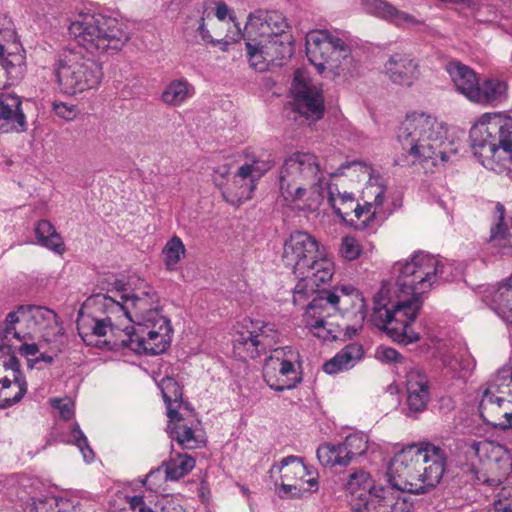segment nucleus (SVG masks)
Instances as JSON below:
<instances>
[{
    "instance_id": "1",
    "label": "nucleus",
    "mask_w": 512,
    "mask_h": 512,
    "mask_svg": "<svg viewBox=\"0 0 512 512\" xmlns=\"http://www.w3.org/2000/svg\"><path fill=\"white\" fill-rule=\"evenodd\" d=\"M369 175V168L360 161L341 164L335 171L323 168L318 157L312 153L297 152L283 163L279 173L280 195L288 206L308 209L318 208L324 199L327 186V201L333 211L346 223L358 230H375L383 219L382 205L385 187L370 180L363 195L365 204L357 203L353 193L341 190L345 179L360 182Z\"/></svg>"
},
{
    "instance_id": "2",
    "label": "nucleus",
    "mask_w": 512,
    "mask_h": 512,
    "mask_svg": "<svg viewBox=\"0 0 512 512\" xmlns=\"http://www.w3.org/2000/svg\"><path fill=\"white\" fill-rule=\"evenodd\" d=\"M443 269L437 257L424 252L415 253L409 261L397 262V300H391L388 287H381L374 296L372 322L394 341L405 345L418 341L420 336L411 323L422 307L421 295L438 281Z\"/></svg>"
},
{
    "instance_id": "3",
    "label": "nucleus",
    "mask_w": 512,
    "mask_h": 512,
    "mask_svg": "<svg viewBox=\"0 0 512 512\" xmlns=\"http://www.w3.org/2000/svg\"><path fill=\"white\" fill-rule=\"evenodd\" d=\"M112 295L97 294L92 301L106 307L110 314H120L132 327L125 326L117 345L127 346L137 354L158 355L164 353L171 343L170 320L161 314L160 298L151 287L139 293L128 292L120 281L115 282Z\"/></svg>"
},
{
    "instance_id": "4",
    "label": "nucleus",
    "mask_w": 512,
    "mask_h": 512,
    "mask_svg": "<svg viewBox=\"0 0 512 512\" xmlns=\"http://www.w3.org/2000/svg\"><path fill=\"white\" fill-rule=\"evenodd\" d=\"M447 451L423 442L403 448L391 460L388 482L399 490L423 494L435 488L447 469Z\"/></svg>"
},
{
    "instance_id": "5",
    "label": "nucleus",
    "mask_w": 512,
    "mask_h": 512,
    "mask_svg": "<svg viewBox=\"0 0 512 512\" xmlns=\"http://www.w3.org/2000/svg\"><path fill=\"white\" fill-rule=\"evenodd\" d=\"M286 17L278 11L256 10L248 16L242 38L245 39L250 66L260 72L270 63L290 58L293 37Z\"/></svg>"
},
{
    "instance_id": "6",
    "label": "nucleus",
    "mask_w": 512,
    "mask_h": 512,
    "mask_svg": "<svg viewBox=\"0 0 512 512\" xmlns=\"http://www.w3.org/2000/svg\"><path fill=\"white\" fill-rule=\"evenodd\" d=\"M282 259L299 279L293 290V303L301 304L317 290L328 284L334 274L333 262L319 252L318 242L310 234L296 231L283 246Z\"/></svg>"
},
{
    "instance_id": "7",
    "label": "nucleus",
    "mask_w": 512,
    "mask_h": 512,
    "mask_svg": "<svg viewBox=\"0 0 512 512\" xmlns=\"http://www.w3.org/2000/svg\"><path fill=\"white\" fill-rule=\"evenodd\" d=\"M398 141L413 162H431L433 166L444 165L449 153L454 152L447 141L444 123L430 113L414 111L406 115L398 131Z\"/></svg>"
},
{
    "instance_id": "8",
    "label": "nucleus",
    "mask_w": 512,
    "mask_h": 512,
    "mask_svg": "<svg viewBox=\"0 0 512 512\" xmlns=\"http://www.w3.org/2000/svg\"><path fill=\"white\" fill-rule=\"evenodd\" d=\"M68 30L77 44L93 56L114 54L130 40L124 23L103 14L81 13Z\"/></svg>"
},
{
    "instance_id": "9",
    "label": "nucleus",
    "mask_w": 512,
    "mask_h": 512,
    "mask_svg": "<svg viewBox=\"0 0 512 512\" xmlns=\"http://www.w3.org/2000/svg\"><path fill=\"white\" fill-rule=\"evenodd\" d=\"M474 155L506 166L512 164V118L500 113H485L469 132Z\"/></svg>"
},
{
    "instance_id": "10",
    "label": "nucleus",
    "mask_w": 512,
    "mask_h": 512,
    "mask_svg": "<svg viewBox=\"0 0 512 512\" xmlns=\"http://www.w3.org/2000/svg\"><path fill=\"white\" fill-rule=\"evenodd\" d=\"M306 55L320 74L345 77L354 72L349 46L328 30H311L306 34Z\"/></svg>"
},
{
    "instance_id": "11",
    "label": "nucleus",
    "mask_w": 512,
    "mask_h": 512,
    "mask_svg": "<svg viewBox=\"0 0 512 512\" xmlns=\"http://www.w3.org/2000/svg\"><path fill=\"white\" fill-rule=\"evenodd\" d=\"M54 75L59 91L69 96L96 90L103 79L102 65L74 50L59 56Z\"/></svg>"
},
{
    "instance_id": "12",
    "label": "nucleus",
    "mask_w": 512,
    "mask_h": 512,
    "mask_svg": "<svg viewBox=\"0 0 512 512\" xmlns=\"http://www.w3.org/2000/svg\"><path fill=\"white\" fill-rule=\"evenodd\" d=\"M512 363L499 368L481 386L479 412L489 425L501 429L512 428V401L506 398L511 394Z\"/></svg>"
},
{
    "instance_id": "13",
    "label": "nucleus",
    "mask_w": 512,
    "mask_h": 512,
    "mask_svg": "<svg viewBox=\"0 0 512 512\" xmlns=\"http://www.w3.org/2000/svg\"><path fill=\"white\" fill-rule=\"evenodd\" d=\"M321 286L307 297L316 294L305 309L303 322L315 337L323 341H333L338 338L341 325L338 322L337 308L332 303L330 290L321 289Z\"/></svg>"
},
{
    "instance_id": "14",
    "label": "nucleus",
    "mask_w": 512,
    "mask_h": 512,
    "mask_svg": "<svg viewBox=\"0 0 512 512\" xmlns=\"http://www.w3.org/2000/svg\"><path fill=\"white\" fill-rule=\"evenodd\" d=\"M274 470L281 473V482H275V491L280 498H302L318 490L316 478H307L311 473L301 457L287 456L274 464L270 473Z\"/></svg>"
},
{
    "instance_id": "15",
    "label": "nucleus",
    "mask_w": 512,
    "mask_h": 512,
    "mask_svg": "<svg viewBox=\"0 0 512 512\" xmlns=\"http://www.w3.org/2000/svg\"><path fill=\"white\" fill-rule=\"evenodd\" d=\"M248 161L241 165L232 178L227 179L221 190L224 200L238 206L251 199L256 180L272 166L270 160L261 161L254 155L246 154Z\"/></svg>"
},
{
    "instance_id": "16",
    "label": "nucleus",
    "mask_w": 512,
    "mask_h": 512,
    "mask_svg": "<svg viewBox=\"0 0 512 512\" xmlns=\"http://www.w3.org/2000/svg\"><path fill=\"white\" fill-rule=\"evenodd\" d=\"M298 358V353L292 347L273 349L264 365V379L267 385L278 392L296 387L302 380L294 366Z\"/></svg>"
},
{
    "instance_id": "17",
    "label": "nucleus",
    "mask_w": 512,
    "mask_h": 512,
    "mask_svg": "<svg viewBox=\"0 0 512 512\" xmlns=\"http://www.w3.org/2000/svg\"><path fill=\"white\" fill-rule=\"evenodd\" d=\"M330 296L337 308L338 318H347L352 322L346 326L347 335H355L366 318V302L362 293L352 285H342L330 290Z\"/></svg>"
},
{
    "instance_id": "18",
    "label": "nucleus",
    "mask_w": 512,
    "mask_h": 512,
    "mask_svg": "<svg viewBox=\"0 0 512 512\" xmlns=\"http://www.w3.org/2000/svg\"><path fill=\"white\" fill-rule=\"evenodd\" d=\"M369 448V438L362 432L348 435L337 445L325 443L317 449V458L325 467L347 466L364 455Z\"/></svg>"
},
{
    "instance_id": "19",
    "label": "nucleus",
    "mask_w": 512,
    "mask_h": 512,
    "mask_svg": "<svg viewBox=\"0 0 512 512\" xmlns=\"http://www.w3.org/2000/svg\"><path fill=\"white\" fill-rule=\"evenodd\" d=\"M294 111L309 124L321 119L324 114V98L321 90L306 80L303 73L296 71L291 86Z\"/></svg>"
},
{
    "instance_id": "20",
    "label": "nucleus",
    "mask_w": 512,
    "mask_h": 512,
    "mask_svg": "<svg viewBox=\"0 0 512 512\" xmlns=\"http://www.w3.org/2000/svg\"><path fill=\"white\" fill-rule=\"evenodd\" d=\"M18 312L26 323L27 331H31L34 337L38 333L47 343L58 342L63 338L64 331L54 311L42 306L19 305Z\"/></svg>"
},
{
    "instance_id": "21",
    "label": "nucleus",
    "mask_w": 512,
    "mask_h": 512,
    "mask_svg": "<svg viewBox=\"0 0 512 512\" xmlns=\"http://www.w3.org/2000/svg\"><path fill=\"white\" fill-rule=\"evenodd\" d=\"M235 341L244 347L252 348L250 356L258 357L268 350L273 352L274 346L279 341V332L274 324L260 320H248L243 325V330L238 332Z\"/></svg>"
},
{
    "instance_id": "22",
    "label": "nucleus",
    "mask_w": 512,
    "mask_h": 512,
    "mask_svg": "<svg viewBox=\"0 0 512 512\" xmlns=\"http://www.w3.org/2000/svg\"><path fill=\"white\" fill-rule=\"evenodd\" d=\"M392 484L379 485L373 492L371 500H366L360 504H353V512H412L413 503L407 499Z\"/></svg>"
},
{
    "instance_id": "23",
    "label": "nucleus",
    "mask_w": 512,
    "mask_h": 512,
    "mask_svg": "<svg viewBox=\"0 0 512 512\" xmlns=\"http://www.w3.org/2000/svg\"><path fill=\"white\" fill-rule=\"evenodd\" d=\"M405 378L406 414L414 417L426 410L431 397V383L419 368H411Z\"/></svg>"
},
{
    "instance_id": "24",
    "label": "nucleus",
    "mask_w": 512,
    "mask_h": 512,
    "mask_svg": "<svg viewBox=\"0 0 512 512\" xmlns=\"http://www.w3.org/2000/svg\"><path fill=\"white\" fill-rule=\"evenodd\" d=\"M26 130L21 98L15 93L0 92V133H23Z\"/></svg>"
},
{
    "instance_id": "25",
    "label": "nucleus",
    "mask_w": 512,
    "mask_h": 512,
    "mask_svg": "<svg viewBox=\"0 0 512 512\" xmlns=\"http://www.w3.org/2000/svg\"><path fill=\"white\" fill-rule=\"evenodd\" d=\"M385 76L394 84L410 87L420 75L418 62L408 53L391 54L384 63Z\"/></svg>"
},
{
    "instance_id": "26",
    "label": "nucleus",
    "mask_w": 512,
    "mask_h": 512,
    "mask_svg": "<svg viewBox=\"0 0 512 512\" xmlns=\"http://www.w3.org/2000/svg\"><path fill=\"white\" fill-rule=\"evenodd\" d=\"M104 313H106V317L104 319H95L90 318L89 316H84L81 312L79 313V317L77 319V329L78 333L83 339V341L87 342L86 337L89 335L95 336H105L107 334V330L110 329L112 334L116 337V339L112 343V348L124 347L123 345H117L116 342H120L122 338L121 329L118 326L117 320L122 318L120 314H110L107 312L106 307H103Z\"/></svg>"
},
{
    "instance_id": "27",
    "label": "nucleus",
    "mask_w": 512,
    "mask_h": 512,
    "mask_svg": "<svg viewBox=\"0 0 512 512\" xmlns=\"http://www.w3.org/2000/svg\"><path fill=\"white\" fill-rule=\"evenodd\" d=\"M365 10L378 18L387 20L398 27H410L419 24L411 14L398 10L385 0H364Z\"/></svg>"
},
{
    "instance_id": "28",
    "label": "nucleus",
    "mask_w": 512,
    "mask_h": 512,
    "mask_svg": "<svg viewBox=\"0 0 512 512\" xmlns=\"http://www.w3.org/2000/svg\"><path fill=\"white\" fill-rule=\"evenodd\" d=\"M508 98V85L496 78H488L477 83L470 99L471 102L481 105L496 106Z\"/></svg>"
},
{
    "instance_id": "29",
    "label": "nucleus",
    "mask_w": 512,
    "mask_h": 512,
    "mask_svg": "<svg viewBox=\"0 0 512 512\" xmlns=\"http://www.w3.org/2000/svg\"><path fill=\"white\" fill-rule=\"evenodd\" d=\"M446 71L450 75L457 91L470 100L479 81L475 71L459 61L449 62L446 66Z\"/></svg>"
},
{
    "instance_id": "30",
    "label": "nucleus",
    "mask_w": 512,
    "mask_h": 512,
    "mask_svg": "<svg viewBox=\"0 0 512 512\" xmlns=\"http://www.w3.org/2000/svg\"><path fill=\"white\" fill-rule=\"evenodd\" d=\"M22 321V316L16 310L9 312L0 328V350L6 353H11L14 347L12 340L15 339L18 342L20 340H34V336L31 331L21 332L16 329V324Z\"/></svg>"
},
{
    "instance_id": "31",
    "label": "nucleus",
    "mask_w": 512,
    "mask_h": 512,
    "mask_svg": "<svg viewBox=\"0 0 512 512\" xmlns=\"http://www.w3.org/2000/svg\"><path fill=\"white\" fill-rule=\"evenodd\" d=\"M363 347L351 343L341 349L333 358L325 362L323 369L327 374H337L354 367L363 356Z\"/></svg>"
},
{
    "instance_id": "32",
    "label": "nucleus",
    "mask_w": 512,
    "mask_h": 512,
    "mask_svg": "<svg viewBox=\"0 0 512 512\" xmlns=\"http://www.w3.org/2000/svg\"><path fill=\"white\" fill-rule=\"evenodd\" d=\"M167 432L183 449H197L201 446L202 441L179 413L173 419H169Z\"/></svg>"
},
{
    "instance_id": "33",
    "label": "nucleus",
    "mask_w": 512,
    "mask_h": 512,
    "mask_svg": "<svg viewBox=\"0 0 512 512\" xmlns=\"http://www.w3.org/2000/svg\"><path fill=\"white\" fill-rule=\"evenodd\" d=\"M378 487L374 485L370 474L362 469L351 473L345 485L347 492L354 498L352 505L371 500L373 492Z\"/></svg>"
},
{
    "instance_id": "34",
    "label": "nucleus",
    "mask_w": 512,
    "mask_h": 512,
    "mask_svg": "<svg viewBox=\"0 0 512 512\" xmlns=\"http://www.w3.org/2000/svg\"><path fill=\"white\" fill-rule=\"evenodd\" d=\"M215 16L217 20H213V23L210 26L217 37L222 36L224 26L228 28V31L225 34V45L229 42H236L242 38V34L244 32L241 31L239 25L231 16L230 9L227 4L223 2L219 3L215 10Z\"/></svg>"
},
{
    "instance_id": "35",
    "label": "nucleus",
    "mask_w": 512,
    "mask_h": 512,
    "mask_svg": "<svg viewBox=\"0 0 512 512\" xmlns=\"http://www.w3.org/2000/svg\"><path fill=\"white\" fill-rule=\"evenodd\" d=\"M195 94V87L184 77L170 81L161 94V101L179 107Z\"/></svg>"
},
{
    "instance_id": "36",
    "label": "nucleus",
    "mask_w": 512,
    "mask_h": 512,
    "mask_svg": "<svg viewBox=\"0 0 512 512\" xmlns=\"http://www.w3.org/2000/svg\"><path fill=\"white\" fill-rule=\"evenodd\" d=\"M162 466L165 467V480L176 481L186 476L195 467V459L185 453H175L163 462Z\"/></svg>"
},
{
    "instance_id": "37",
    "label": "nucleus",
    "mask_w": 512,
    "mask_h": 512,
    "mask_svg": "<svg viewBox=\"0 0 512 512\" xmlns=\"http://www.w3.org/2000/svg\"><path fill=\"white\" fill-rule=\"evenodd\" d=\"M10 358L4 363L6 369H10L13 373V382L18 386V393L12 398H5L2 400V406L11 407L22 400L24 395L27 393L28 384L25 376L21 371V366L18 358L15 356V349L12 348V352L8 353Z\"/></svg>"
},
{
    "instance_id": "38",
    "label": "nucleus",
    "mask_w": 512,
    "mask_h": 512,
    "mask_svg": "<svg viewBox=\"0 0 512 512\" xmlns=\"http://www.w3.org/2000/svg\"><path fill=\"white\" fill-rule=\"evenodd\" d=\"M35 234L38 242L45 248L62 254L64 252V242L55 227L48 220H41L35 227Z\"/></svg>"
},
{
    "instance_id": "39",
    "label": "nucleus",
    "mask_w": 512,
    "mask_h": 512,
    "mask_svg": "<svg viewBox=\"0 0 512 512\" xmlns=\"http://www.w3.org/2000/svg\"><path fill=\"white\" fill-rule=\"evenodd\" d=\"M158 387L167 406V416L169 419H173L178 411L172 408V404L182 400V388L172 377L163 378L159 382Z\"/></svg>"
},
{
    "instance_id": "40",
    "label": "nucleus",
    "mask_w": 512,
    "mask_h": 512,
    "mask_svg": "<svg viewBox=\"0 0 512 512\" xmlns=\"http://www.w3.org/2000/svg\"><path fill=\"white\" fill-rule=\"evenodd\" d=\"M185 253V246L178 236H173L169 239L162 250L166 269L169 271L175 270L180 260L185 256Z\"/></svg>"
},
{
    "instance_id": "41",
    "label": "nucleus",
    "mask_w": 512,
    "mask_h": 512,
    "mask_svg": "<svg viewBox=\"0 0 512 512\" xmlns=\"http://www.w3.org/2000/svg\"><path fill=\"white\" fill-rule=\"evenodd\" d=\"M499 314L512 323V285L511 280L500 286L493 296Z\"/></svg>"
},
{
    "instance_id": "42",
    "label": "nucleus",
    "mask_w": 512,
    "mask_h": 512,
    "mask_svg": "<svg viewBox=\"0 0 512 512\" xmlns=\"http://www.w3.org/2000/svg\"><path fill=\"white\" fill-rule=\"evenodd\" d=\"M445 364L454 371L463 373H471L476 367V361L467 350H461L458 354L449 360H445Z\"/></svg>"
},
{
    "instance_id": "43",
    "label": "nucleus",
    "mask_w": 512,
    "mask_h": 512,
    "mask_svg": "<svg viewBox=\"0 0 512 512\" xmlns=\"http://www.w3.org/2000/svg\"><path fill=\"white\" fill-rule=\"evenodd\" d=\"M503 447L501 445H495L491 441H471L467 444L466 454L469 456H474L479 460H483L488 457L489 453L495 452L496 450H501Z\"/></svg>"
},
{
    "instance_id": "44",
    "label": "nucleus",
    "mask_w": 512,
    "mask_h": 512,
    "mask_svg": "<svg viewBox=\"0 0 512 512\" xmlns=\"http://www.w3.org/2000/svg\"><path fill=\"white\" fill-rule=\"evenodd\" d=\"M213 23V20H209L208 22H205L204 18L200 19L199 26H198V33L200 34L202 40L207 43L211 44L213 46H217L220 44H225V35L222 34V36L217 37L211 28V24Z\"/></svg>"
},
{
    "instance_id": "45",
    "label": "nucleus",
    "mask_w": 512,
    "mask_h": 512,
    "mask_svg": "<svg viewBox=\"0 0 512 512\" xmlns=\"http://www.w3.org/2000/svg\"><path fill=\"white\" fill-rule=\"evenodd\" d=\"M340 251L345 259L351 261L357 259L361 255L362 248L354 237L346 236L342 239Z\"/></svg>"
},
{
    "instance_id": "46",
    "label": "nucleus",
    "mask_w": 512,
    "mask_h": 512,
    "mask_svg": "<svg viewBox=\"0 0 512 512\" xmlns=\"http://www.w3.org/2000/svg\"><path fill=\"white\" fill-rule=\"evenodd\" d=\"M72 435L75 441V444L80 449L83 458L85 461L90 462L94 459V452L91 447L88 445V441L83 432L79 429L78 426L74 427L72 430Z\"/></svg>"
},
{
    "instance_id": "47",
    "label": "nucleus",
    "mask_w": 512,
    "mask_h": 512,
    "mask_svg": "<svg viewBox=\"0 0 512 512\" xmlns=\"http://www.w3.org/2000/svg\"><path fill=\"white\" fill-rule=\"evenodd\" d=\"M494 501L496 512H512V486L503 487Z\"/></svg>"
},
{
    "instance_id": "48",
    "label": "nucleus",
    "mask_w": 512,
    "mask_h": 512,
    "mask_svg": "<svg viewBox=\"0 0 512 512\" xmlns=\"http://www.w3.org/2000/svg\"><path fill=\"white\" fill-rule=\"evenodd\" d=\"M14 30L11 20L7 15L0 13V58L3 57L5 48L2 43L3 40L11 38Z\"/></svg>"
},
{
    "instance_id": "49",
    "label": "nucleus",
    "mask_w": 512,
    "mask_h": 512,
    "mask_svg": "<svg viewBox=\"0 0 512 512\" xmlns=\"http://www.w3.org/2000/svg\"><path fill=\"white\" fill-rule=\"evenodd\" d=\"M496 211L499 214V222L491 228V241L502 240L505 237V227L503 225L504 206L500 203L496 205Z\"/></svg>"
},
{
    "instance_id": "50",
    "label": "nucleus",
    "mask_w": 512,
    "mask_h": 512,
    "mask_svg": "<svg viewBox=\"0 0 512 512\" xmlns=\"http://www.w3.org/2000/svg\"><path fill=\"white\" fill-rule=\"evenodd\" d=\"M376 358L382 362H398L402 357L399 352L390 347H380L376 350Z\"/></svg>"
},
{
    "instance_id": "51",
    "label": "nucleus",
    "mask_w": 512,
    "mask_h": 512,
    "mask_svg": "<svg viewBox=\"0 0 512 512\" xmlns=\"http://www.w3.org/2000/svg\"><path fill=\"white\" fill-rule=\"evenodd\" d=\"M53 109L59 117L65 120H72L77 114L76 106L68 105L66 103H56L54 104Z\"/></svg>"
},
{
    "instance_id": "52",
    "label": "nucleus",
    "mask_w": 512,
    "mask_h": 512,
    "mask_svg": "<svg viewBox=\"0 0 512 512\" xmlns=\"http://www.w3.org/2000/svg\"><path fill=\"white\" fill-rule=\"evenodd\" d=\"M229 173L230 167L227 164L219 165L214 169L213 181L220 190H222L226 184V177L229 175Z\"/></svg>"
},
{
    "instance_id": "53",
    "label": "nucleus",
    "mask_w": 512,
    "mask_h": 512,
    "mask_svg": "<svg viewBox=\"0 0 512 512\" xmlns=\"http://www.w3.org/2000/svg\"><path fill=\"white\" fill-rule=\"evenodd\" d=\"M57 343H58V344H57V345L55 346V348H54V349H55V353H54V355H48V354L42 353V354H40V356H39V357H37V358H35V359H33V360H29V361H28V367H29L30 369H32V368L35 366V364H36V363H38V362H40V361L46 362V363H48V364L53 363L54 358H55L59 353H61V351H62V346H63V344H62V342H61V339H60Z\"/></svg>"
},
{
    "instance_id": "54",
    "label": "nucleus",
    "mask_w": 512,
    "mask_h": 512,
    "mask_svg": "<svg viewBox=\"0 0 512 512\" xmlns=\"http://www.w3.org/2000/svg\"><path fill=\"white\" fill-rule=\"evenodd\" d=\"M30 340H20L21 345L18 348L19 353L24 357L35 356L39 352V346L36 343H29Z\"/></svg>"
},
{
    "instance_id": "55",
    "label": "nucleus",
    "mask_w": 512,
    "mask_h": 512,
    "mask_svg": "<svg viewBox=\"0 0 512 512\" xmlns=\"http://www.w3.org/2000/svg\"><path fill=\"white\" fill-rule=\"evenodd\" d=\"M60 404L61 400L53 401V405L59 408L61 416L66 420L70 419L73 415V410L71 409L70 405L68 403H65L63 405Z\"/></svg>"
},
{
    "instance_id": "56",
    "label": "nucleus",
    "mask_w": 512,
    "mask_h": 512,
    "mask_svg": "<svg viewBox=\"0 0 512 512\" xmlns=\"http://www.w3.org/2000/svg\"><path fill=\"white\" fill-rule=\"evenodd\" d=\"M161 476L160 468L151 471L143 481V485L147 486L149 490H154L155 480Z\"/></svg>"
},
{
    "instance_id": "57",
    "label": "nucleus",
    "mask_w": 512,
    "mask_h": 512,
    "mask_svg": "<svg viewBox=\"0 0 512 512\" xmlns=\"http://www.w3.org/2000/svg\"><path fill=\"white\" fill-rule=\"evenodd\" d=\"M12 381L13 380H10L9 378L4 377V378L0 379V384L4 389H6L11 386Z\"/></svg>"
},
{
    "instance_id": "58",
    "label": "nucleus",
    "mask_w": 512,
    "mask_h": 512,
    "mask_svg": "<svg viewBox=\"0 0 512 512\" xmlns=\"http://www.w3.org/2000/svg\"><path fill=\"white\" fill-rule=\"evenodd\" d=\"M509 242H510V244L512 246V236L511 235H509Z\"/></svg>"
},
{
    "instance_id": "59",
    "label": "nucleus",
    "mask_w": 512,
    "mask_h": 512,
    "mask_svg": "<svg viewBox=\"0 0 512 512\" xmlns=\"http://www.w3.org/2000/svg\"><path fill=\"white\" fill-rule=\"evenodd\" d=\"M7 407L2 406V401L0 402V409H6Z\"/></svg>"
},
{
    "instance_id": "60",
    "label": "nucleus",
    "mask_w": 512,
    "mask_h": 512,
    "mask_svg": "<svg viewBox=\"0 0 512 512\" xmlns=\"http://www.w3.org/2000/svg\"><path fill=\"white\" fill-rule=\"evenodd\" d=\"M509 279L511 280V285H512V275H511V277Z\"/></svg>"
}]
</instances>
